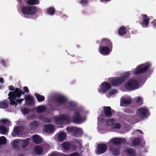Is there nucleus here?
I'll list each match as a JSON object with an SVG mask.
<instances>
[{"label": "nucleus", "mask_w": 156, "mask_h": 156, "mask_svg": "<svg viewBox=\"0 0 156 156\" xmlns=\"http://www.w3.org/2000/svg\"><path fill=\"white\" fill-rule=\"evenodd\" d=\"M130 75L129 72H127L124 73L122 76L116 77L112 79L111 81V83L113 86L115 87L118 86L124 83L126 80H127Z\"/></svg>", "instance_id": "nucleus-1"}, {"label": "nucleus", "mask_w": 156, "mask_h": 156, "mask_svg": "<svg viewBox=\"0 0 156 156\" xmlns=\"http://www.w3.org/2000/svg\"><path fill=\"white\" fill-rule=\"evenodd\" d=\"M21 11L22 13L24 15H33L37 13V9L35 6H24L21 7Z\"/></svg>", "instance_id": "nucleus-2"}, {"label": "nucleus", "mask_w": 156, "mask_h": 156, "mask_svg": "<svg viewBox=\"0 0 156 156\" xmlns=\"http://www.w3.org/2000/svg\"><path fill=\"white\" fill-rule=\"evenodd\" d=\"M151 64L149 63H146L140 65L136 68L133 72V74L137 75L142 74L146 72L151 67Z\"/></svg>", "instance_id": "nucleus-3"}, {"label": "nucleus", "mask_w": 156, "mask_h": 156, "mask_svg": "<svg viewBox=\"0 0 156 156\" xmlns=\"http://www.w3.org/2000/svg\"><path fill=\"white\" fill-rule=\"evenodd\" d=\"M139 86L138 81L136 80H129L124 84L125 88L129 91L135 90L138 88Z\"/></svg>", "instance_id": "nucleus-4"}, {"label": "nucleus", "mask_w": 156, "mask_h": 156, "mask_svg": "<svg viewBox=\"0 0 156 156\" xmlns=\"http://www.w3.org/2000/svg\"><path fill=\"white\" fill-rule=\"evenodd\" d=\"M124 119L128 122L134 124L140 121V117L137 115H125L124 116Z\"/></svg>", "instance_id": "nucleus-5"}, {"label": "nucleus", "mask_w": 156, "mask_h": 156, "mask_svg": "<svg viewBox=\"0 0 156 156\" xmlns=\"http://www.w3.org/2000/svg\"><path fill=\"white\" fill-rule=\"evenodd\" d=\"M84 121V119L79 112H76L73 113L72 121L74 124H80L83 123Z\"/></svg>", "instance_id": "nucleus-6"}, {"label": "nucleus", "mask_w": 156, "mask_h": 156, "mask_svg": "<svg viewBox=\"0 0 156 156\" xmlns=\"http://www.w3.org/2000/svg\"><path fill=\"white\" fill-rule=\"evenodd\" d=\"M148 112L149 111L147 108L141 107L137 109L136 114L139 117L144 118L147 116Z\"/></svg>", "instance_id": "nucleus-7"}, {"label": "nucleus", "mask_w": 156, "mask_h": 156, "mask_svg": "<svg viewBox=\"0 0 156 156\" xmlns=\"http://www.w3.org/2000/svg\"><path fill=\"white\" fill-rule=\"evenodd\" d=\"M100 87V88L98 89V92L105 93L111 88V86L109 83L107 82H104L101 83Z\"/></svg>", "instance_id": "nucleus-8"}, {"label": "nucleus", "mask_w": 156, "mask_h": 156, "mask_svg": "<svg viewBox=\"0 0 156 156\" xmlns=\"http://www.w3.org/2000/svg\"><path fill=\"white\" fill-rule=\"evenodd\" d=\"M126 142V139L124 138H114L110 140V145H119L122 143H125Z\"/></svg>", "instance_id": "nucleus-9"}, {"label": "nucleus", "mask_w": 156, "mask_h": 156, "mask_svg": "<svg viewBox=\"0 0 156 156\" xmlns=\"http://www.w3.org/2000/svg\"><path fill=\"white\" fill-rule=\"evenodd\" d=\"M107 147L106 145L104 143L98 144L97 145L96 154H100L105 153L107 151Z\"/></svg>", "instance_id": "nucleus-10"}, {"label": "nucleus", "mask_w": 156, "mask_h": 156, "mask_svg": "<svg viewBox=\"0 0 156 156\" xmlns=\"http://www.w3.org/2000/svg\"><path fill=\"white\" fill-rule=\"evenodd\" d=\"M66 130L68 133H72L74 136H76L80 132L81 129L76 127H67Z\"/></svg>", "instance_id": "nucleus-11"}, {"label": "nucleus", "mask_w": 156, "mask_h": 156, "mask_svg": "<svg viewBox=\"0 0 156 156\" xmlns=\"http://www.w3.org/2000/svg\"><path fill=\"white\" fill-rule=\"evenodd\" d=\"M22 94H24L25 93L20 89L16 88L13 92L10 91L8 95L15 97L16 98V97L20 98Z\"/></svg>", "instance_id": "nucleus-12"}, {"label": "nucleus", "mask_w": 156, "mask_h": 156, "mask_svg": "<svg viewBox=\"0 0 156 156\" xmlns=\"http://www.w3.org/2000/svg\"><path fill=\"white\" fill-rule=\"evenodd\" d=\"M109 149L113 156H117L119 155L120 151V148L114 145H109Z\"/></svg>", "instance_id": "nucleus-13"}, {"label": "nucleus", "mask_w": 156, "mask_h": 156, "mask_svg": "<svg viewBox=\"0 0 156 156\" xmlns=\"http://www.w3.org/2000/svg\"><path fill=\"white\" fill-rule=\"evenodd\" d=\"M100 45L110 48L112 50L113 48V44L111 41L107 38H102L100 41Z\"/></svg>", "instance_id": "nucleus-14"}, {"label": "nucleus", "mask_w": 156, "mask_h": 156, "mask_svg": "<svg viewBox=\"0 0 156 156\" xmlns=\"http://www.w3.org/2000/svg\"><path fill=\"white\" fill-rule=\"evenodd\" d=\"M111 49L108 47L101 45L98 49L99 52L103 55H107L109 54Z\"/></svg>", "instance_id": "nucleus-15"}, {"label": "nucleus", "mask_w": 156, "mask_h": 156, "mask_svg": "<svg viewBox=\"0 0 156 156\" xmlns=\"http://www.w3.org/2000/svg\"><path fill=\"white\" fill-rule=\"evenodd\" d=\"M104 114H101V115L107 117H110L112 115V113L111 112V108L109 106H104L103 108Z\"/></svg>", "instance_id": "nucleus-16"}, {"label": "nucleus", "mask_w": 156, "mask_h": 156, "mask_svg": "<svg viewBox=\"0 0 156 156\" xmlns=\"http://www.w3.org/2000/svg\"><path fill=\"white\" fill-rule=\"evenodd\" d=\"M143 21L141 23L142 26L144 27H147L149 24V19L148 16L146 14L142 15Z\"/></svg>", "instance_id": "nucleus-17"}, {"label": "nucleus", "mask_w": 156, "mask_h": 156, "mask_svg": "<svg viewBox=\"0 0 156 156\" xmlns=\"http://www.w3.org/2000/svg\"><path fill=\"white\" fill-rule=\"evenodd\" d=\"M25 99L27 104L30 105H33L34 103V98L30 94H27L25 96Z\"/></svg>", "instance_id": "nucleus-18"}, {"label": "nucleus", "mask_w": 156, "mask_h": 156, "mask_svg": "<svg viewBox=\"0 0 156 156\" xmlns=\"http://www.w3.org/2000/svg\"><path fill=\"white\" fill-rule=\"evenodd\" d=\"M55 126L52 124L46 125L44 127L45 132L47 133H51L54 131Z\"/></svg>", "instance_id": "nucleus-19"}, {"label": "nucleus", "mask_w": 156, "mask_h": 156, "mask_svg": "<svg viewBox=\"0 0 156 156\" xmlns=\"http://www.w3.org/2000/svg\"><path fill=\"white\" fill-rule=\"evenodd\" d=\"M56 101L57 103L64 105L67 101V99L64 96H58L56 98Z\"/></svg>", "instance_id": "nucleus-20"}, {"label": "nucleus", "mask_w": 156, "mask_h": 156, "mask_svg": "<svg viewBox=\"0 0 156 156\" xmlns=\"http://www.w3.org/2000/svg\"><path fill=\"white\" fill-rule=\"evenodd\" d=\"M127 30L126 27L123 26L121 27L118 30V34L120 36H123L126 34Z\"/></svg>", "instance_id": "nucleus-21"}, {"label": "nucleus", "mask_w": 156, "mask_h": 156, "mask_svg": "<svg viewBox=\"0 0 156 156\" xmlns=\"http://www.w3.org/2000/svg\"><path fill=\"white\" fill-rule=\"evenodd\" d=\"M57 121H64L69 122V116L67 115H61L57 118Z\"/></svg>", "instance_id": "nucleus-22"}, {"label": "nucleus", "mask_w": 156, "mask_h": 156, "mask_svg": "<svg viewBox=\"0 0 156 156\" xmlns=\"http://www.w3.org/2000/svg\"><path fill=\"white\" fill-rule=\"evenodd\" d=\"M66 136L67 134L65 132H62L60 133L58 136V140L61 142H62L66 139Z\"/></svg>", "instance_id": "nucleus-23"}, {"label": "nucleus", "mask_w": 156, "mask_h": 156, "mask_svg": "<svg viewBox=\"0 0 156 156\" xmlns=\"http://www.w3.org/2000/svg\"><path fill=\"white\" fill-rule=\"evenodd\" d=\"M39 125V122L35 121L31 122L29 124V126L32 130L37 129Z\"/></svg>", "instance_id": "nucleus-24"}, {"label": "nucleus", "mask_w": 156, "mask_h": 156, "mask_svg": "<svg viewBox=\"0 0 156 156\" xmlns=\"http://www.w3.org/2000/svg\"><path fill=\"white\" fill-rule=\"evenodd\" d=\"M33 140L34 142L36 144H39L42 142V140L41 137L37 135H35L33 136Z\"/></svg>", "instance_id": "nucleus-25"}, {"label": "nucleus", "mask_w": 156, "mask_h": 156, "mask_svg": "<svg viewBox=\"0 0 156 156\" xmlns=\"http://www.w3.org/2000/svg\"><path fill=\"white\" fill-rule=\"evenodd\" d=\"M20 141L22 142L21 146L23 148H25L29 143V139L28 138L24 140L21 139Z\"/></svg>", "instance_id": "nucleus-26"}, {"label": "nucleus", "mask_w": 156, "mask_h": 156, "mask_svg": "<svg viewBox=\"0 0 156 156\" xmlns=\"http://www.w3.org/2000/svg\"><path fill=\"white\" fill-rule=\"evenodd\" d=\"M34 151L35 153L38 155H41L43 152L42 148L40 146H37L34 147Z\"/></svg>", "instance_id": "nucleus-27"}, {"label": "nucleus", "mask_w": 156, "mask_h": 156, "mask_svg": "<svg viewBox=\"0 0 156 156\" xmlns=\"http://www.w3.org/2000/svg\"><path fill=\"white\" fill-rule=\"evenodd\" d=\"M126 153L128 156H135L136 154L134 151L132 149L129 148L126 150Z\"/></svg>", "instance_id": "nucleus-28"}, {"label": "nucleus", "mask_w": 156, "mask_h": 156, "mask_svg": "<svg viewBox=\"0 0 156 156\" xmlns=\"http://www.w3.org/2000/svg\"><path fill=\"white\" fill-rule=\"evenodd\" d=\"M55 10L53 7H50L47 9V13L51 16L53 15L55 13Z\"/></svg>", "instance_id": "nucleus-29"}, {"label": "nucleus", "mask_w": 156, "mask_h": 156, "mask_svg": "<svg viewBox=\"0 0 156 156\" xmlns=\"http://www.w3.org/2000/svg\"><path fill=\"white\" fill-rule=\"evenodd\" d=\"M34 96L36 97L38 101L39 102L43 101L45 100L44 97L39 94L35 93L34 94Z\"/></svg>", "instance_id": "nucleus-30"}, {"label": "nucleus", "mask_w": 156, "mask_h": 156, "mask_svg": "<svg viewBox=\"0 0 156 156\" xmlns=\"http://www.w3.org/2000/svg\"><path fill=\"white\" fill-rule=\"evenodd\" d=\"M46 109L44 105H40L36 107V111L38 113H41L44 112Z\"/></svg>", "instance_id": "nucleus-31"}, {"label": "nucleus", "mask_w": 156, "mask_h": 156, "mask_svg": "<svg viewBox=\"0 0 156 156\" xmlns=\"http://www.w3.org/2000/svg\"><path fill=\"white\" fill-rule=\"evenodd\" d=\"M8 95L9 96L8 98L10 101V105H15L16 106L17 105V103L15 101L16 98H15V97L11 96L9 95Z\"/></svg>", "instance_id": "nucleus-32"}, {"label": "nucleus", "mask_w": 156, "mask_h": 156, "mask_svg": "<svg viewBox=\"0 0 156 156\" xmlns=\"http://www.w3.org/2000/svg\"><path fill=\"white\" fill-rule=\"evenodd\" d=\"M39 0H27V3L29 5H33L39 4Z\"/></svg>", "instance_id": "nucleus-33"}, {"label": "nucleus", "mask_w": 156, "mask_h": 156, "mask_svg": "<svg viewBox=\"0 0 156 156\" xmlns=\"http://www.w3.org/2000/svg\"><path fill=\"white\" fill-rule=\"evenodd\" d=\"M62 145L64 149L67 151L69 150L70 147V144L67 142H64Z\"/></svg>", "instance_id": "nucleus-34"}, {"label": "nucleus", "mask_w": 156, "mask_h": 156, "mask_svg": "<svg viewBox=\"0 0 156 156\" xmlns=\"http://www.w3.org/2000/svg\"><path fill=\"white\" fill-rule=\"evenodd\" d=\"M9 107L8 104L5 101L0 102V108L2 109H6Z\"/></svg>", "instance_id": "nucleus-35"}, {"label": "nucleus", "mask_w": 156, "mask_h": 156, "mask_svg": "<svg viewBox=\"0 0 156 156\" xmlns=\"http://www.w3.org/2000/svg\"><path fill=\"white\" fill-rule=\"evenodd\" d=\"M115 121V119L113 118L108 119L106 121V123L108 126L113 125Z\"/></svg>", "instance_id": "nucleus-36"}, {"label": "nucleus", "mask_w": 156, "mask_h": 156, "mask_svg": "<svg viewBox=\"0 0 156 156\" xmlns=\"http://www.w3.org/2000/svg\"><path fill=\"white\" fill-rule=\"evenodd\" d=\"M131 102L130 99L124 98L122 100L121 103L123 104L129 105Z\"/></svg>", "instance_id": "nucleus-37"}, {"label": "nucleus", "mask_w": 156, "mask_h": 156, "mask_svg": "<svg viewBox=\"0 0 156 156\" xmlns=\"http://www.w3.org/2000/svg\"><path fill=\"white\" fill-rule=\"evenodd\" d=\"M141 141L140 138L137 137L136 138L133 140L132 141V143L134 145H138L140 143Z\"/></svg>", "instance_id": "nucleus-38"}, {"label": "nucleus", "mask_w": 156, "mask_h": 156, "mask_svg": "<svg viewBox=\"0 0 156 156\" xmlns=\"http://www.w3.org/2000/svg\"><path fill=\"white\" fill-rule=\"evenodd\" d=\"M7 131L6 128L3 126H0V131L1 133L2 134H5Z\"/></svg>", "instance_id": "nucleus-39"}, {"label": "nucleus", "mask_w": 156, "mask_h": 156, "mask_svg": "<svg viewBox=\"0 0 156 156\" xmlns=\"http://www.w3.org/2000/svg\"><path fill=\"white\" fill-rule=\"evenodd\" d=\"M18 143L19 141L18 140H15L13 141V146L16 150H19L20 149V147L17 144Z\"/></svg>", "instance_id": "nucleus-40"}, {"label": "nucleus", "mask_w": 156, "mask_h": 156, "mask_svg": "<svg viewBox=\"0 0 156 156\" xmlns=\"http://www.w3.org/2000/svg\"><path fill=\"white\" fill-rule=\"evenodd\" d=\"M136 102L139 106L141 105L143 103L142 100L140 97H138L137 98Z\"/></svg>", "instance_id": "nucleus-41"}, {"label": "nucleus", "mask_w": 156, "mask_h": 156, "mask_svg": "<svg viewBox=\"0 0 156 156\" xmlns=\"http://www.w3.org/2000/svg\"><path fill=\"white\" fill-rule=\"evenodd\" d=\"M6 139L5 137L2 136L0 137V144H3L6 143Z\"/></svg>", "instance_id": "nucleus-42"}, {"label": "nucleus", "mask_w": 156, "mask_h": 156, "mask_svg": "<svg viewBox=\"0 0 156 156\" xmlns=\"http://www.w3.org/2000/svg\"><path fill=\"white\" fill-rule=\"evenodd\" d=\"M76 104L73 102L70 101L68 103V105L66 106L67 109H69V107H74L76 106Z\"/></svg>", "instance_id": "nucleus-43"}, {"label": "nucleus", "mask_w": 156, "mask_h": 156, "mask_svg": "<svg viewBox=\"0 0 156 156\" xmlns=\"http://www.w3.org/2000/svg\"><path fill=\"white\" fill-rule=\"evenodd\" d=\"M1 122L4 124H7L11 125V122L7 119H3L1 120Z\"/></svg>", "instance_id": "nucleus-44"}, {"label": "nucleus", "mask_w": 156, "mask_h": 156, "mask_svg": "<svg viewBox=\"0 0 156 156\" xmlns=\"http://www.w3.org/2000/svg\"><path fill=\"white\" fill-rule=\"evenodd\" d=\"M22 111L23 113L24 114H28L29 112V109L27 108H24L22 109Z\"/></svg>", "instance_id": "nucleus-45"}, {"label": "nucleus", "mask_w": 156, "mask_h": 156, "mask_svg": "<svg viewBox=\"0 0 156 156\" xmlns=\"http://www.w3.org/2000/svg\"><path fill=\"white\" fill-rule=\"evenodd\" d=\"M14 130L15 131V133L16 134V135H17V136L22 137L23 136V135L22 134H21V135H20V131L18 128H16V129L14 128Z\"/></svg>", "instance_id": "nucleus-46"}, {"label": "nucleus", "mask_w": 156, "mask_h": 156, "mask_svg": "<svg viewBox=\"0 0 156 156\" xmlns=\"http://www.w3.org/2000/svg\"><path fill=\"white\" fill-rule=\"evenodd\" d=\"M113 126V128L114 129H119L121 127V125L119 123H115Z\"/></svg>", "instance_id": "nucleus-47"}, {"label": "nucleus", "mask_w": 156, "mask_h": 156, "mask_svg": "<svg viewBox=\"0 0 156 156\" xmlns=\"http://www.w3.org/2000/svg\"><path fill=\"white\" fill-rule=\"evenodd\" d=\"M124 112L126 113L129 114H133L134 112L133 110L130 109H125L124 110Z\"/></svg>", "instance_id": "nucleus-48"}, {"label": "nucleus", "mask_w": 156, "mask_h": 156, "mask_svg": "<svg viewBox=\"0 0 156 156\" xmlns=\"http://www.w3.org/2000/svg\"><path fill=\"white\" fill-rule=\"evenodd\" d=\"M19 2L22 5H24L25 4H26L27 3V0H18Z\"/></svg>", "instance_id": "nucleus-49"}, {"label": "nucleus", "mask_w": 156, "mask_h": 156, "mask_svg": "<svg viewBox=\"0 0 156 156\" xmlns=\"http://www.w3.org/2000/svg\"><path fill=\"white\" fill-rule=\"evenodd\" d=\"M117 91L115 89L111 90L109 92V94L110 95H113L117 93Z\"/></svg>", "instance_id": "nucleus-50"}, {"label": "nucleus", "mask_w": 156, "mask_h": 156, "mask_svg": "<svg viewBox=\"0 0 156 156\" xmlns=\"http://www.w3.org/2000/svg\"><path fill=\"white\" fill-rule=\"evenodd\" d=\"M41 118H40V119H42L43 118H44V121H45V122H46L48 123H50L51 122V119L48 118H44V117H42Z\"/></svg>", "instance_id": "nucleus-51"}, {"label": "nucleus", "mask_w": 156, "mask_h": 156, "mask_svg": "<svg viewBox=\"0 0 156 156\" xmlns=\"http://www.w3.org/2000/svg\"><path fill=\"white\" fill-rule=\"evenodd\" d=\"M0 63L3 65V66H6V62L3 59H1V60Z\"/></svg>", "instance_id": "nucleus-52"}, {"label": "nucleus", "mask_w": 156, "mask_h": 156, "mask_svg": "<svg viewBox=\"0 0 156 156\" xmlns=\"http://www.w3.org/2000/svg\"><path fill=\"white\" fill-rule=\"evenodd\" d=\"M80 2L81 4H85L87 3L88 1L87 0H81Z\"/></svg>", "instance_id": "nucleus-53"}, {"label": "nucleus", "mask_w": 156, "mask_h": 156, "mask_svg": "<svg viewBox=\"0 0 156 156\" xmlns=\"http://www.w3.org/2000/svg\"><path fill=\"white\" fill-rule=\"evenodd\" d=\"M23 89L26 93H29V90L27 87H24L23 88Z\"/></svg>", "instance_id": "nucleus-54"}, {"label": "nucleus", "mask_w": 156, "mask_h": 156, "mask_svg": "<svg viewBox=\"0 0 156 156\" xmlns=\"http://www.w3.org/2000/svg\"><path fill=\"white\" fill-rule=\"evenodd\" d=\"M69 156H79V154L77 152H74L70 154Z\"/></svg>", "instance_id": "nucleus-55"}, {"label": "nucleus", "mask_w": 156, "mask_h": 156, "mask_svg": "<svg viewBox=\"0 0 156 156\" xmlns=\"http://www.w3.org/2000/svg\"><path fill=\"white\" fill-rule=\"evenodd\" d=\"M152 23L153 24L154 27H156V19L154 20L152 22Z\"/></svg>", "instance_id": "nucleus-56"}, {"label": "nucleus", "mask_w": 156, "mask_h": 156, "mask_svg": "<svg viewBox=\"0 0 156 156\" xmlns=\"http://www.w3.org/2000/svg\"><path fill=\"white\" fill-rule=\"evenodd\" d=\"M9 90H11L14 91V89L12 86H10L9 87Z\"/></svg>", "instance_id": "nucleus-57"}, {"label": "nucleus", "mask_w": 156, "mask_h": 156, "mask_svg": "<svg viewBox=\"0 0 156 156\" xmlns=\"http://www.w3.org/2000/svg\"><path fill=\"white\" fill-rule=\"evenodd\" d=\"M4 80L2 78H0V82L1 83H4Z\"/></svg>", "instance_id": "nucleus-58"}, {"label": "nucleus", "mask_w": 156, "mask_h": 156, "mask_svg": "<svg viewBox=\"0 0 156 156\" xmlns=\"http://www.w3.org/2000/svg\"><path fill=\"white\" fill-rule=\"evenodd\" d=\"M99 120L101 122H103L104 120V118H100L99 119Z\"/></svg>", "instance_id": "nucleus-59"}, {"label": "nucleus", "mask_w": 156, "mask_h": 156, "mask_svg": "<svg viewBox=\"0 0 156 156\" xmlns=\"http://www.w3.org/2000/svg\"><path fill=\"white\" fill-rule=\"evenodd\" d=\"M17 102L18 103H19V104H20L22 103V101L20 100H18Z\"/></svg>", "instance_id": "nucleus-60"}, {"label": "nucleus", "mask_w": 156, "mask_h": 156, "mask_svg": "<svg viewBox=\"0 0 156 156\" xmlns=\"http://www.w3.org/2000/svg\"><path fill=\"white\" fill-rule=\"evenodd\" d=\"M137 131L138 132H139L141 134H143V132H142V131L140 130H139V129H137Z\"/></svg>", "instance_id": "nucleus-61"}, {"label": "nucleus", "mask_w": 156, "mask_h": 156, "mask_svg": "<svg viewBox=\"0 0 156 156\" xmlns=\"http://www.w3.org/2000/svg\"><path fill=\"white\" fill-rule=\"evenodd\" d=\"M12 136H16V134H15V133H12Z\"/></svg>", "instance_id": "nucleus-62"}, {"label": "nucleus", "mask_w": 156, "mask_h": 156, "mask_svg": "<svg viewBox=\"0 0 156 156\" xmlns=\"http://www.w3.org/2000/svg\"><path fill=\"white\" fill-rule=\"evenodd\" d=\"M3 86L0 85V89H2L3 87Z\"/></svg>", "instance_id": "nucleus-63"}, {"label": "nucleus", "mask_w": 156, "mask_h": 156, "mask_svg": "<svg viewBox=\"0 0 156 156\" xmlns=\"http://www.w3.org/2000/svg\"><path fill=\"white\" fill-rule=\"evenodd\" d=\"M19 156H23L22 155H20Z\"/></svg>", "instance_id": "nucleus-64"}]
</instances>
